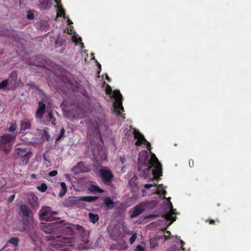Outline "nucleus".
Returning a JSON list of instances; mask_svg holds the SVG:
<instances>
[{"label": "nucleus", "instance_id": "nucleus-1", "mask_svg": "<svg viewBox=\"0 0 251 251\" xmlns=\"http://www.w3.org/2000/svg\"><path fill=\"white\" fill-rule=\"evenodd\" d=\"M60 222H54L50 224H43L41 229L45 233H52L56 231H61L63 233L67 232L71 234L73 232L72 225L66 224L64 226H61Z\"/></svg>", "mask_w": 251, "mask_h": 251}, {"label": "nucleus", "instance_id": "nucleus-2", "mask_svg": "<svg viewBox=\"0 0 251 251\" xmlns=\"http://www.w3.org/2000/svg\"><path fill=\"white\" fill-rule=\"evenodd\" d=\"M48 240H52L56 243V248L61 250H64L71 246L74 242V239L71 237H63L62 236L49 235L47 237Z\"/></svg>", "mask_w": 251, "mask_h": 251}, {"label": "nucleus", "instance_id": "nucleus-3", "mask_svg": "<svg viewBox=\"0 0 251 251\" xmlns=\"http://www.w3.org/2000/svg\"><path fill=\"white\" fill-rule=\"evenodd\" d=\"M149 164L150 166L147 167V169L150 170L151 167H153L154 169L152 170V172L153 177L155 179H158L162 174V165L154 154H151Z\"/></svg>", "mask_w": 251, "mask_h": 251}, {"label": "nucleus", "instance_id": "nucleus-4", "mask_svg": "<svg viewBox=\"0 0 251 251\" xmlns=\"http://www.w3.org/2000/svg\"><path fill=\"white\" fill-rule=\"evenodd\" d=\"M99 198L97 196H82V197H69L64 202V205L66 207H72L77 205L80 201L92 202Z\"/></svg>", "mask_w": 251, "mask_h": 251}, {"label": "nucleus", "instance_id": "nucleus-5", "mask_svg": "<svg viewBox=\"0 0 251 251\" xmlns=\"http://www.w3.org/2000/svg\"><path fill=\"white\" fill-rule=\"evenodd\" d=\"M17 134V133H12L5 134L1 136L0 145L6 148L4 149V151L7 152L9 151L16 139Z\"/></svg>", "mask_w": 251, "mask_h": 251}, {"label": "nucleus", "instance_id": "nucleus-6", "mask_svg": "<svg viewBox=\"0 0 251 251\" xmlns=\"http://www.w3.org/2000/svg\"><path fill=\"white\" fill-rule=\"evenodd\" d=\"M99 175L102 182L104 184H110L114 177L111 170L102 168L99 170Z\"/></svg>", "mask_w": 251, "mask_h": 251}, {"label": "nucleus", "instance_id": "nucleus-7", "mask_svg": "<svg viewBox=\"0 0 251 251\" xmlns=\"http://www.w3.org/2000/svg\"><path fill=\"white\" fill-rule=\"evenodd\" d=\"M113 97L115 100V111L117 114L121 115L122 112L124 111V107L122 105V96L119 90H115L113 92Z\"/></svg>", "mask_w": 251, "mask_h": 251}, {"label": "nucleus", "instance_id": "nucleus-8", "mask_svg": "<svg viewBox=\"0 0 251 251\" xmlns=\"http://www.w3.org/2000/svg\"><path fill=\"white\" fill-rule=\"evenodd\" d=\"M71 119H81L84 117V109L79 106L76 105L70 111Z\"/></svg>", "mask_w": 251, "mask_h": 251}, {"label": "nucleus", "instance_id": "nucleus-9", "mask_svg": "<svg viewBox=\"0 0 251 251\" xmlns=\"http://www.w3.org/2000/svg\"><path fill=\"white\" fill-rule=\"evenodd\" d=\"M20 210L23 216L27 219V222L29 224L33 222L32 211L28 208V206L25 204L20 206Z\"/></svg>", "mask_w": 251, "mask_h": 251}, {"label": "nucleus", "instance_id": "nucleus-10", "mask_svg": "<svg viewBox=\"0 0 251 251\" xmlns=\"http://www.w3.org/2000/svg\"><path fill=\"white\" fill-rule=\"evenodd\" d=\"M46 102L42 100L39 101L38 103V106L35 113V117L38 119H42L44 114L46 111Z\"/></svg>", "mask_w": 251, "mask_h": 251}, {"label": "nucleus", "instance_id": "nucleus-11", "mask_svg": "<svg viewBox=\"0 0 251 251\" xmlns=\"http://www.w3.org/2000/svg\"><path fill=\"white\" fill-rule=\"evenodd\" d=\"M132 133L134 135V138L137 140L135 145L136 146H140L144 143H147V141L145 139L144 136L139 132V130L136 128H134Z\"/></svg>", "mask_w": 251, "mask_h": 251}, {"label": "nucleus", "instance_id": "nucleus-12", "mask_svg": "<svg viewBox=\"0 0 251 251\" xmlns=\"http://www.w3.org/2000/svg\"><path fill=\"white\" fill-rule=\"evenodd\" d=\"M72 170L75 174H78L79 173H86L89 171L88 168L85 166L82 161L77 163V165L73 167Z\"/></svg>", "mask_w": 251, "mask_h": 251}, {"label": "nucleus", "instance_id": "nucleus-13", "mask_svg": "<svg viewBox=\"0 0 251 251\" xmlns=\"http://www.w3.org/2000/svg\"><path fill=\"white\" fill-rule=\"evenodd\" d=\"M31 128L30 121L27 119H25L21 121L20 131L17 133L20 134L26 129H29Z\"/></svg>", "mask_w": 251, "mask_h": 251}, {"label": "nucleus", "instance_id": "nucleus-14", "mask_svg": "<svg viewBox=\"0 0 251 251\" xmlns=\"http://www.w3.org/2000/svg\"><path fill=\"white\" fill-rule=\"evenodd\" d=\"M169 205L170 207V212L167 213L164 215L163 217L168 220H172V221H176V216H173V215L175 214V210L173 208V204L172 202L169 201Z\"/></svg>", "mask_w": 251, "mask_h": 251}, {"label": "nucleus", "instance_id": "nucleus-15", "mask_svg": "<svg viewBox=\"0 0 251 251\" xmlns=\"http://www.w3.org/2000/svg\"><path fill=\"white\" fill-rule=\"evenodd\" d=\"M17 79V74L15 71H13L10 75V77L7 79L9 83L12 85L11 88H16V85Z\"/></svg>", "mask_w": 251, "mask_h": 251}, {"label": "nucleus", "instance_id": "nucleus-16", "mask_svg": "<svg viewBox=\"0 0 251 251\" xmlns=\"http://www.w3.org/2000/svg\"><path fill=\"white\" fill-rule=\"evenodd\" d=\"M144 211V208L143 206L141 205H136L133 211L131 214V218H134L138 216H139L143 211Z\"/></svg>", "mask_w": 251, "mask_h": 251}, {"label": "nucleus", "instance_id": "nucleus-17", "mask_svg": "<svg viewBox=\"0 0 251 251\" xmlns=\"http://www.w3.org/2000/svg\"><path fill=\"white\" fill-rule=\"evenodd\" d=\"M11 86L12 85L9 83L7 79H4L0 83V89L3 90L14 89L13 87H11Z\"/></svg>", "mask_w": 251, "mask_h": 251}, {"label": "nucleus", "instance_id": "nucleus-18", "mask_svg": "<svg viewBox=\"0 0 251 251\" xmlns=\"http://www.w3.org/2000/svg\"><path fill=\"white\" fill-rule=\"evenodd\" d=\"M31 151H28L21 157V161L23 165H26L27 163L29 158L31 156Z\"/></svg>", "mask_w": 251, "mask_h": 251}, {"label": "nucleus", "instance_id": "nucleus-19", "mask_svg": "<svg viewBox=\"0 0 251 251\" xmlns=\"http://www.w3.org/2000/svg\"><path fill=\"white\" fill-rule=\"evenodd\" d=\"M60 185L61 186V189L59 191L58 196L59 198H61L66 194L67 191V187L66 183L64 182H61Z\"/></svg>", "mask_w": 251, "mask_h": 251}, {"label": "nucleus", "instance_id": "nucleus-20", "mask_svg": "<svg viewBox=\"0 0 251 251\" xmlns=\"http://www.w3.org/2000/svg\"><path fill=\"white\" fill-rule=\"evenodd\" d=\"M39 3L40 9L45 10L50 7L49 0H40Z\"/></svg>", "mask_w": 251, "mask_h": 251}, {"label": "nucleus", "instance_id": "nucleus-21", "mask_svg": "<svg viewBox=\"0 0 251 251\" xmlns=\"http://www.w3.org/2000/svg\"><path fill=\"white\" fill-rule=\"evenodd\" d=\"M104 204L109 208H113L114 206V202L110 197H106L104 199Z\"/></svg>", "mask_w": 251, "mask_h": 251}, {"label": "nucleus", "instance_id": "nucleus-22", "mask_svg": "<svg viewBox=\"0 0 251 251\" xmlns=\"http://www.w3.org/2000/svg\"><path fill=\"white\" fill-rule=\"evenodd\" d=\"M149 155L147 151H144L141 152L139 154V161H144L146 162L148 161Z\"/></svg>", "mask_w": 251, "mask_h": 251}, {"label": "nucleus", "instance_id": "nucleus-23", "mask_svg": "<svg viewBox=\"0 0 251 251\" xmlns=\"http://www.w3.org/2000/svg\"><path fill=\"white\" fill-rule=\"evenodd\" d=\"M89 219L90 221L93 224H95L98 221L99 217L98 214H94L93 213H89Z\"/></svg>", "mask_w": 251, "mask_h": 251}, {"label": "nucleus", "instance_id": "nucleus-24", "mask_svg": "<svg viewBox=\"0 0 251 251\" xmlns=\"http://www.w3.org/2000/svg\"><path fill=\"white\" fill-rule=\"evenodd\" d=\"M88 190L91 192H98V193H103V190L100 189L99 186L95 185H91L90 187L88 188Z\"/></svg>", "mask_w": 251, "mask_h": 251}, {"label": "nucleus", "instance_id": "nucleus-25", "mask_svg": "<svg viewBox=\"0 0 251 251\" xmlns=\"http://www.w3.org/2000/svg\"><path fill=\"white\" fill-rule=\"evenodd\" d=\"M19 241L20 239L18 237H12L9 239L8 243L12 244L15 247H17L19 245Z\"/></svg>", "mask_w": 251, "mask_h": 251}, {"label": "nucleus", "instance_id": "nucleus-26", "mask_svg": "<svg viewBox=\"0 0 251 251\" xmlns=\"http://www.w3.org/2000/svg\"><path fill=\"white\" fill-rule=\"evenodd\" d=\"M27 152L26 149L19 147L16 149V154L20 157H22V156Z\"/></svg>", "mask_w": 251, "mask_h": 251}, {"label": "nucleus", "instance_id": "nucleus-27", "mask_svg": "<svg viewBox=\"0 0 251 251\" xmlns=\"http://www.w3.org/2000/svg\"><path fill=\"white\" fill-rule=\"evenodd\" d=\"M39 58L36 56L32 61H30L29 63L31 65H35L36 66H42L43 63L41 61H39Z\"/></svg>", "mask_w": 251, "mask_h": 251}, {"label": "nucleus", "instance_id": "nucleus-28", "mask_svg": "<svg viewBox=\"0 0 251 251\" xmlns=\"http://www.w3.org/2000/svg\"><path fill=\"white\" fill-rule=\"evenodd\" d=\"M150 247L154 249L158 246V240L156 238H151L150 240Z\"/></svg>", "mask_w": 251, "mask_h": 251}, {"label": "nucleus", "instance_id": "nucleus-29", "mask_svg": "<svg viewBox=\"0 0 251 251\" xmlns=\"http://www.w3.org/2000/svg\"><path fill=\"white\" fill-rule=\"evenodd\" d=\"M40 217L43 219L46 220H51L50 218V213L48 211L42 212L40 214Z\"/></svg>", "mask_w": 251, "mask_h": 251}, {"label": "nucleus", "instance_id": "nucleus-30", "mask_svg": "<svg viewBox=\"0 0 251 251\" xmlns=\"http://www.w3.org/2000/svg\"><path fill=\"white\" fill-rule=\"evenodd\" d=\"M65 137V129L62 127L60 130V132L56 138L55 142L59 141L62 138Z\"/></svg>", "mask_w": 251, "mask_h": 251}, {"label": "nucleus", "instance_id": "nucleus-31", "mask_svg": "<svg viewBox=\"0 0 251 251\" xmlns=\"http://www.w3.org/2000/svg\"><path fill=\"white\" fill-rule=\"evenodd\" d=\"M57 16L63 17L66 19L65 11L61 7H59L57 9Z\"/></svg>", "mask_w": 251, "mask_h": 251}, {"label": "nucleus", "instance_id": "nucleus-32", "mask_svg": "<svg viewBox=\"0 0 251 251\" xmlns=\"http://www.w3.org/2000/svg\"><path fill=\"white\" fill-rule=\"evenodd\" d=\"M37 189L41 192H45L47 189V186L45 183H42L40 186H37Z\"/></svg>", "mask_w": 251, "mask_h": 251}, {"label": "nucleus", "instance_id": "nucleus-33", "mask_svg": "<svg viewBox=\"0 0 251 251\" xmlns=\"http://www.w3.org/2000/svg\"><path fill=\"white\" fill-rule=\"evenodd\" d=\"M64 40L61 38H57L55 41V45L56 47H59L62 46L64 43Z\"/></svg>", "mask_w": 251, "mask_h": 251}, {"label": "nucleus", "instance_id": "nucleus-34", "mask_svg": "<svg viewBox=\"0 0 251 251\" xmlns=\"http://www.w3.org/2000/svg\"><path fill=\"white\" fill-rule=\"evenodd\" d=\"M17 129V124L16 122H14L8 128V131L10 132L14 133V132L15 131V130ZM15 133H18L17 132H16Z\"/></svg>", "mask_w": 251, "mask_h": 251}, {"label": "nucleus", "instance_id": "nucleus-35", "mask_svg": "<svg viewBox=\"0 0 251 251\" xmlns=\"http://www.w3.org/2000/svg\"><path fill=\"white\" fill-rule=\"evenodd\" d=\"M48 118L49 121L53 125L55 124V119L53 117L51 112L50 111L48 113Z\"/></svg>", "mask_w": 251, "mask_h": 251}, {"label": "nucleus", "instance_id": "nucleus-36", "mask_svg": "<svg viewBox=\"0 0 251 251\" xmlns=\"http://www.w3.org/2000/svg\"><path fill=\"white\" fill-rule=\"evenodd\" d=\"M43 136L46 138L47 141H49L50 140V135L48 132V129L47 128L44 129L43 130Z\"/></svg>", "mask_w": 251, "mask_h": 251}, {"label": "nucleus", "instance_id": "nucleus-37", "mask_svg": "<svg viewBox=\"0 0 251 251\" xmlns=\"http://www.w3.org/2000/svg\"><path fill=\"white\" fill-rule=\"evenodd\" d=\"M65 86L68 89H73V86L71 81L70 80L67 79L64 84Z\"/></svg>", "mask_w": 251, "mask_h": 251}, {"label": "nucleus", "instance_id": "nucleus-38", "mask_svg": "<svg viewBox=\"0 0 251 251\" xmlns=\"http://www.w3.org/2000/svg\"><path fill=\"white\" fill-rule=\"evenodd\" d=\"M166 193V191H165L164 190L158 189V190H156L155 192L154 193L157 194V195H159L161 196H164L165 198Z\"/></svg>", "mask_w": 251, "mask_h": 251}, {"label": "nucleus", "instance_id": "nucleus-39", "mask_svg": "<svg viewBox=\"0 0 251 251\" xmlns=\"http://www.w3.org/2000/svg\"><path fill=\"white\" fill-rule=\"evenodd\" d=\"M137 238V234L136 233L133 234L131 237L129 238V243L131 245L135 241Z\"/></svg>", "mask_w": 251, "mask_h": 251}, {"label": "nucleus", "instance_id": "nucleus-40", "mask_svg": "<svg viewBox=\"0 0 251 251\" xmlns=\"http://www.w3.org/2000/svg\"><path fill=\"white\" fill-rule=\"evenodd\" d=\"M26 18L28 20H33L34 18V15L33 13L31 11L27 12V15H26Z\"/></svg>", "mask_w": 251, "mask_h": 251}, {"label": "nucleus", "instance_id": "nucleus-41", "mask_svg": "<svg viewBox=\"0 0 251 251\" xmlns=\"http://www.w3.org/2000/svg\"><path fill=\"white\" fill-rule=\"evenodd\" d=\"M36 89L38 90V93L39 95L43 96L44 97L45 100H47V97L44 94L43 91L41 89H40L38 87L36 88Z\"/></svg>", "mask_w": 251, "mask_h": 251}, {"label": "nucleus", "instance_id": "nucleus-42", "mask_svg": "<svg viewBox=\"0 0 251 251\" xmlns=\"http://www.w3.org/2000/svg\"><path fill=\"white\" fill-rule=\"evenodd\" d=\"M105 91H106V94L107 95H110L112 93V89H111V87L108 84H107V86L105 89Z\"/></svg>", "mask_w": 251, "mask_h": 251}, {"label": "nucleus", "instance_id": "nucleus-43", "mask_svg": "<svg viewBox=\"0 0 251 251\" xmlns=\"http://www.w3.org/2000/svg\"><path fill=\"white\" fill-rule=\"evenodd\" d=\"M156 186H157V184H155V183H154V184H146L144 185V188L147 189H149L151 188V187H155Z\"/></svg>", "mask_w": 251, "mask_h": 251}, {"label": "nucleus", "instance_id": "nucleus-44", "mask_svg": "<svg viewBox=\"0 0 251 251\" xmlns=\"http://www.w3.org/2000/svg\"><path fill=\"white\" fill-rule=\"evenodd\" d=\"M57 174V171L56 170H53L49 173L48 175L50 176H54Z\"/></svg>", "mask_w": 251, "mask_h": 251}, {"label": "nucleus", "instance_id": "nucleus-45", "mask_svg": "<svg viewBox=\"0 0 251 251\" xmlns=\"http://www.w3.org/2000/svg\"><path fill=\"white\" fill-rule=\"evenodd\" d=\"M136 251H145V248L142 245H138L136 247Z\"/></svg>", "mask_w": 251, "mask_h": 251}, {"label": "nucleus", "instance_id": "nucleus-46", "mask_svg": "<svg viewBox=\"0 0 251 251\" xmlns=\"http://www.w3.org/2000/svg\"><path fill=\"white\" fill-rule=\"evenodd\" d=\"M143 144L146 146V148H147V149L148 150L151 151V144L149 142H148L147 141V143H144V144Z\"/></svg>", "mask_w": 251, "mask_h": 251}, {"label": "nucleus", "instance_id": "nucleus-47", "mask_svg": "<svg viewBox=\"0 0 251 251\" xmlns=\"http://www.w3.org/2000/svg\"><path fill=\"white\" fill-rule=\"evenodd\" d=\"M14 198H15V195H12V196H11L9 198V199H8V202H9V203H10V202H12V201H13L14 200Z\"/></svg>", "mask_w": 251, "mask_h": 251}, {"label": "nucleus", "instance_id": "nucleus-48", "mask_svg": "<svg viewBox=\"0 0 251 251\" xmlns=\"http://www.w3.org/2000/svg\"><path fill=\"white\" fill-rule=\"evenodd\" d=\"M189 165L190 167H193L194 166V162L192 159H190L189 161Z\"/></svg>", "mask_w": 251, "mask_h": 251}, {"label": "nucleus", "instance_id": "nucleus-49", "mask_svg": "<svg viewBox=\"0 0 251 251\" xmlns=\"http://www.w3.org/2000/svg\"><path fill=\"white\" fill-rule=\"evenodd\" d=\"M209 223L210 225H214L215 223V221L214 220L211 219L209 220Z\"/></svg>", "mask_w": 251, "mask_h": 251}, {"label": "nucleus", "instance_id": "nucleus-50", "mask_svg": "<svg viewBox=\"0 0 251 251\" xmlns=\"http://www.w3.org/2000/svg\"><path fill=\"white\" fill-rule=\"evenodd\" d=\"M76 227H77L76 229L78 230H80L82 229V228H83L82 226L80 225H77Z\"/></svg>", "mask_w": 251, "mask_h": 251}, {"label": "nucleus", "instance_id": "nucleus-51", "mask_svg": "<svg viewBox=\"0 0 251 251\" xmlns=\"http://www.w3.org/2000/svg\"><path fill=\"white\" fill-rule=\"evenodd\" d=\"M0 35L2 36H7V37H9L10 36V35L9 34L5 33H1V34H0Z\"/></svg>", "mask_w": 251, "mask_h": 251}, {"label": "nucleus", "instance_id": "nucleus-52", "mask_svg": "<svg viewBox=\"0 0 251 251\" xmlns=\"http://www.w3.org/2000/svg\"><path fill=\"white\" fill-rule=\"evenodd\" d=\"M65 178L67 179H70V175L69 174H65Z\"/></svg>", "mask_w": 251, "mask_h": 251}, {"label": "nucleus", "instance_id": "nucleus-53", "mask_svg": "<svg viewBox=\"0 0 251 251\" xmlns=\"http://www.w3.org/2000/svg\"><path fill=\"white\" fill-rule=\"evenodd\" d=\"M180 243H181V248H182V249L183 250H184V249L183 248V245H184V242L182 241V240H180Z\"/></svg>", "mask_w": 251, "mask_h": 251}, {"label": "nucleus", "instance_id": "nucleus-54", "mask_svg": "<svg viewBox=\"0 0 251 251\" xmlns=\"http://www.w3.org/2000/svg\"><path fill=\"white\" fill-rule=\"evenodd\" d=\"M97 63H98V67H99V69H100V70H101V65H100V63H99L98 62H97ZM100 71L99 72H98V74H100Z\"/></svg>", "mask_w": 251, "mask_h": 251}, {"label": "nucleus", "instance_id": "nucleus-55", "mask_svg": "<svg viewBox=\"0 0 251 251\" xmlns=\"http://www.w3.org/2000/svg\"><path fill=\"white\" fill-rule=\"evenodd\" d=\"M67 22H68V24H69V25H70V24H73V23H72V22L71 21V20H70L69 19H68V20H67Z\"/></svg>", "mask_w": 251, "mask_h": 251}, {"label": "nucleus", "instance_id": "nucleus-56", "mask_svg": "<svg viewBox=\"0 0 251 251\" xmlns=\"http://www.w3.org/2000/svg\"><path fill=\"white\" fill-rule=\"evenodd\" d=\"M56 3L57 4H59L60 2V0H54Z\"/></svg>", "mask_w": 251, "mask_h": 251}, {"label": "nucleus", "instance_id": "nucleus-57", "mask_svg": "<svg viewBox=\"0 0 251 251\" xmlns=\"http://www.w3.org/2000/svg\"><path fill=\"white\" fill-rule=\"evenodd\" d=\"M131 233H132V232L130 231H128V233H127V234H128V235H130V234H131Z\"/></svg>", "mask_w": 251, "mask_h": 251}, {"label": "nucleus", "instance_id": "nucleus-58", "mask_svg": "<svg viewBox=\"0 0 251 251\" xmlns=\"http://www.w3.org/2000/svg\"><path fill=\"white\" fill-rule=\"evenodd\" d=\"M142 192H143V196H145L144 193H145V190H142Z\"/></svg>", "mask_w": 251, "mask_h": 251}, {"label": "nucleus", "instance_id": "nucleus-59", "mask_svg": "<svg viewBox=\"0 0 251 251\" xmlns=\"http://www.w3.org/2000/svg\"><path fill=\"white\" fill-rule=\"evenodd\" d=\"M31 176H32V177H35V174H32L31 175Z\"/></svg>", "mask_w": 251, "mask_h": 251}, {"label": "nucleus", "instance_id": "nucleus-60", "mask_svg": "<svg viewBox=\"0 0 251 251\" xmlns=\"http://www.w3.org/2000/svg\"><path fill=\"white\" fill-rule=\"evenodd\" d=\"M106 79H107V80H108V81H109V80H110V79H109V77H108V76H106Z\"/></svg>", "mask_w": 251, "mask_h": 251}, {"label": "nucleus", "instance_id": "nucleus-61", "mask_svg": "<svg viewBox=\"0 0 251 251\" xmlns=\"http://www.w3.org/2000/svg\"><path fill=\"white\" fill-rule=\"evenodd\" d=\"M167 233L168 234H171V232H170V231H167Z\"/></svg>", "mask_w": 251, "mask_h": 251}, {"label": "nucleus", "instance_id": "nucleus-62", "mask_svg": "<svg viewBox=\"0 0 251 251\" xmlns=\"http://www.w3.org/2000/svg\"><path fill=\"white\" fill-rule=\"evenodd\" d=\"M151 203H155V201H151Z\"/></svg>", "mask_w": 251, "mask_h": 251}, {"label": "nucleus", "instance_id": "nucleus-63", "mask_svg": "<svg viewBox=\"0 0 251 251\" xmlns=\"http://www.w3.org/2000/svg\"><path fill=\"white\" fill-rule=\"evenodd\" d=\"M73 40H74V42H76V43H77V41H76L75 39H74Z\"/></svg>", "mask_w": 251, "mask_h": 251}, {"label": "nucleus", "instance_id": "nucleus-64", "mask_svg": "<svg viewBox=\"0 0 251 251\" xmlns=\"http://www.w3.org/2000/svg\"><path fill=\"white\" fill-rule=\"evenodd\" d=\"M78 40H79V41H81V38H80V37H79V38H78Z\"/></svg>", "mask_w": 251, "mask_h": 251}]
</instances>
